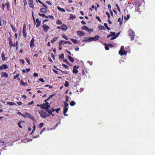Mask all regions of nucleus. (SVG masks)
Listing matches in <instances>:
<instances>
[{
    "mask_svg": "<svg viewBox=\"0 0 155 155\" xmlns=\"http://www.w3.org/2000/svg\"><path fill=\"white\" fill-rule=\"evenodd\" d=\"M65 82V83L64 84V86L65 87H67L69 85L68 82V81H66Z\"/></svg>",
    "mask_w": 155,
    "mask_h": 155,
    "instance_id": "obj_46",
    "label": "nucleus"
},
{
    "mask_svg": "<svg viewBox=\"0 0 155 155\" xmlns=\"http://www.w3.org/2000/svg\"><path fill=\"white\" fill-rule=\"evenodd\" d=\"M43 123H41L39 124V127L40 128H41L43 127Z\"/></svg>",
    "mask_w": 155,
    "mask_h": 155,
    "instance_id": "obj_59",
    "label": "nucleus"
},
{
    "mask_svg": "<svg viewBox=\"0 0 155 155\" xmlns=\"http://www.w3.org/2000/svg\"><path fill=\"white\" fill-rule=\"evenodd\" d=\"M22 33L24 37L25 38H26L27 33L26 30V25L25 24H24L23 25Z\"/></svg>",
    "mask_w": 155,
    "mask_h": 155,
    "instance_id": "obj_4",
    "label": "nucleus"
},
{
    "mask_svg": "<svg viewBox=\"0 0 155 155\" xmlns=\"http://www.w3.org/2000/svg\"><path fill=\"white\" fill-rule=\"evenodd\" d=\"M96 18L100 22H101V21L100 18L99 16H96Z\"/></svg>",
    "mask_w": 155,
    "mask_h": 155,
    "instance_id": "obj_58",
    "label": "nucleus"
},
{
    "mask_svg": "<svg viewBox=\"0 0 155 155\" xmlns=\"http://www.w3.org/2000/svg\"><path fill=\"white\" fill-rule=\"evenodd\" d=\"M68 58L69 60L72 62L73 63L74 61V59L69 55H68Z\"/></svg>",
    "mask_w": 155,
    "mask_h": 155,
    "instance_id": "obj_23",
    "label": "nucleus"
},
{
    "mask_svg": "<svg viewBox=\"0 0 155 155\" xmlns=\"http://www.w3.org/2000/svg\"><path fill=\"white\" fill-rule=\"evenodd\" d=\"M82 41L83 42H90V37H85L84 38V39H83L82 40Z\"/></svg>",
    "mask_w": 155,
    "mask_h": 155,
    "instance_id": "obj_15",
    "label": "nucleus"
},
{
    "mask_svg": "<svg viewBox=\"0 0 155 155\" xmlns=\"http://www.w3.org/2000/svg\"><path fill=\"white\" fill-rule=\"evenodd\" d=\"M35 39L33 38H32L31 40L30 43V48H33L35 46Z\"/></svg>",
    "mask_w": 155,
    "mask_h": 155,
    "instance_id": "obj_8",
    "label": "nucleus"
},
{
    "mask_svg": "<svg viewBox=\"0 0 155 155\" xmlns=\"http://www.w3.org/2000/svg\"><path fill=\"white\" fill-rule=\"evenodd\" d=\"M98 27L99 28V29L101 30H105V28L103 25H99Z\"/></svg>",
    "mask_w": 155,
    "mask_h": 155,
    "instance_id": "obj_24",
    "label": "nucleus"
},
{
    "mask_svg": "<svg viewBox=\"0 0 155 155\" xmlns=\"http://www.w3.org/2000/svg\"><path fill=\"white\" fill-rule=\"evenodd\" d=\"M71 40L74 43L76 44L77 43L78 40L77 39H74L72 38Z\"/></svg>",
    "mask_w": 155,
    "mask_h": 155,
    "instance_id": "obj_36",
    "label": "nucleus"
},
{
    "mask_svg": "<svg viewBox=\"0 0 155 155\" xmlns=\"http://www.w3.org/2000/svg\"><path fill=\"white\" fill-rule=\"evenodd\" d=\"M46 106V110L47 111L49 110V109H48L49 107H50V104H49L48 102H46L45 103Z\"/></svg>",
    "mask_w": 155,
    "mask_h": 155,
    "instance_id": "obj_17",
    "label": "nucleus"
},
{
    "mask_svg": "<svg viewBox=\"0 0 155 155\" xmlns=\"http://www.w3.org/2000/svg\"><path fill=\"white\" fill-rule=\"evenodd\" d=\"M63 44V40L60 41L59 42V45L61 46Z\"/></svg>",
    "mask_w": 155,
    "mask_h": 155,
    "instance_id": "obj_57",
    "label": "nucleus"
},
{
    "mask_svg": "<svg viewBox=\"0 0 155 155\" xmlns=\"http://www.w3.org/2000/svg\"><path fill=\"white\" fill-rule=\"evenodd\" d=\"M129 36L130 37L131 40L132 41L134 39V36H135V34L134 31L133 30L131 29H130L129 31Z\"/></svg>",
    "mask_w": 155,
    "mask_h": 155,
    "instance_id": "obj_3",
    "label": "nucleus"
},
{
    "mask_svg": "<svg viewBox=\"0 0 155 155\" xmlns=\"http://www.w3.org/2000/svg\"><path fill=\"white\" fill-rule=\"evenodd\" d=\"M62 37L66 40H68V38L65 35H62Z\"/></svg>",
    "mask_w": 155,
    "mask_h": 155,
    "instance_id": "obj_42",
    "label": "nucleus"
},
{
    "mask_svg": "<svg viewBox=\"0 0 155 155\" xmlns=\"http://www.w3.org/2000/svg\"><path fill=\"white\" fill-rule=\"evenodd\" d=\"M38 113L41 117L43 118H45L50 116V114H48L42 110H40L38 111Z\"/></svg>",
    "mask_w": 155,
    "mask_h": 155,
    "instance_id": "obj_1",
    "label": "nucleus"
},
{
    "mask_svg": "<svg viewBox=\"0 0 155 155\" xmlns=\"http://www.w3.org/2000/svg\"><path fill=\"white\" fill-rule=\"evenodd\" d=\"M28 1L30 2L29 3V6L31 8H33L34 7V5L33 0H28Z\"/></svg>",
    "mask_w": 155,
    "mask_h": 155,
    "instance_id": "obj_13",
    "label": "nucleus"
},
{
    "mask_svg": "<svg viewBox=\"0 0 155 155\" xmlns=\"http://www.w3.org/2000/svg\"><path fill=\"white\" fill-rule=\"evenodd\" d=\"M5 5H6L4 4V3H2V8L3 10H4V8H5Z\"/></svg>",
    "mask_w": 155,
    "mask_h": 155,
    "instance_id": "obj_55",
    "label": "nucleus"
},
{
    "mask_svg": "<svg viewBox=\"0 0 155 155\" xmlns=\"http://www.w3.org/2000/svg\"><path fill=\"white\" fill-rule=\"evenodd\" d=\"M56 24L60 25H62V22L61 20L58 19V20H57Z\"/></svg>",
    "mask_w": 155,
    "mask_h": 155,
    "instance_id": "obj_27",
    "label": "nucleus"
},
{
    "mask_svg": "<svg viewBox=\"0 0 155 155\" xmlns=\"http://www.w3.org/2000/svg\"><path fill=\"white\" fill-rule=\"evenodd\" d=\"M58 38L57 37H55L53 39L51 40V42L52 43H53L55 41H56Z\"/></svg>",
    "mask_w": 155,
    "mask_h": 155,
    "instance_id": "obj_26",
    "label": "nucleus"
},
{
    "mask_svg": "<svg viewBox=\"0 0 155 155\" xmlns=\"http://www.w3.org/2000/svg\"><path fill=\"white\" fill-rule=\"evenodd\" d=\"M75 18V17L74 16L70 14L69 18L71 19H74Z\"/></svg>",
    "mask_w": 155,
    "mask_h": 155,
    "instance_id": "obj_44",
    "label": "nucleus"
},
{
    "mask_svg": "<svg viewBox=\"0 0 155 155\" xmlns=\"http://www.w3.org/2000/svg\"><path fill=\"white\" fill-rule=\"evenodd\" d=\"M105 48L106 50H109V48L108 45L106 44H105Z\"/></svg>",
    "mask_w": 155,
    "mask_h": 155,
    "instance_id": "obj_49",
    "label": "nucleus"
},
{
    "mask_svg": "<svg viewBox=\"0 0 155 155\" xmlns=\"http://www.w3.org/2000/svg\"><path fill=\"white\" fill-rule=\"evenodd\" d=\"M36 22L37 23L36 27L37 28H38L41 25V21H40L39 20V19L38 18H37L36 19Z\"/></svg>",
    "mask_w": 155,
    "mask_h": 155,
    "instance_id": "obj_12",
    "label": "nucleus"
},
{
    "mask_svg": "<svg viewBox=\"0 0 155 155\" xmlns=\"http://www.w3.org/2000/svg\"><path fill=\"white\" fill-rule=\"evenodd\" d=\"M64 54L63 53H62L61 54V55H59V60H61L64 58Z\"/></svg>",
    "mask_w": 155,
    "mask_h": 155,
    "instance_id": "obj_30",
    "label": "nucleus"
},
{
    "mask_svg": "<svg viewBox=\"0 0 155 155\" xmlns=\"http://www.w3.org/2000/svg\"><path fill=\"white\" fill-rule=\"evenodd\" d=\"M2 77H5L6 78L8 76V74L6 72H2Z\"/></svg>",
    "mask_w": 155,
    "mask_h": 155,
    "instance_id": "obj_21",
    "label": "nucleus"
},
{
    "mask_svg": "<svg viewBox=\"0 0 155 155\" xmlns=\"http://www.w3.org/2000/svg\"><path fill=\"white\" fill-rule=\"evenodd\" d=\"M61 27L62 29L64 31L66 30L68 28L67 26L64 24L61 25Z\"/></svg>",
    "mask_w": 155,
    "mask_h": 155,
    "instance_id": "obj_16",
    "label": "nucleus"
},
{
    "mask_svg": "<svg viewBox=\"0 0 155 155\" xmlns=\"http://www.w3.org/2000/svg\"><path fill=\"white\" fill-rule=\"evenodd\" d=\"M45 18H49L51 19H53L54 18V17L52 15L46 16Z\"/></svg>",
    "mask_w": 155,
    "mask_h": 155,
    "instance_id": "obj_39",
    "label": "nucleus"
},
{
    "mask_svg": "<svg viewBox=\"0 0 155 155\" xmlns=\"http://www.w3.org/2000/svg\"><path fill=\"white\" fill-rule=\"evenodd\" d=\"M10 26L12 29V31H14V32H15L16 31H17V29L16 28H15V25L11 24L10 25Z\"/></svg>",
    "mask_w": 155,
    "mask_h": 155,
    "instance_id": "obj_20",
    "label": "nucleus"
},
{
    "mask_svg": "<svg viewBox=\"0 0 155 155\" xmlns=\"http://www.w3.org/2000/svg\"><path fill=\"white\" fill-rule=\"evenodd\" d=\"M39 3L41 4H42L43 6L45 7L46 8H48V7L47 6V5H45L42 2H41V1H39Z\"/></svg>",
    "mask_w": 155,
    "mask_h": 155,
    "instance_id": "obj_35",
    "label": "nucleus"
},
{
    "mask_svg": "<svg viewBox=\"0 0 155 155\" xmlns=\"http://www.w3.org/2000/svg\"><path fill=\"white\" fill-rule=\"evenodd\" d=\"M46 111L48 112L49 114H51L53 116H54V115L52 113V111L50 110H47Z\"/></svg>",
    "mask_w": 155,
    "mask_h": 155,
    "instance_id": "obj_47",
    "label": "nucleus"
},
{
    "mask_svg": "<svg viewBox=\"0 0 155 155\" xmlns=\"http://www.w3.org/2000/svg\"><path fill=\"white\" fill-rule=\"evenodd\" d=\"M42 27L43 28L44 31L45 32H47L50 28L48 25L45 24H43Z\"/></svg>",
    "mask_w": 155,
    "mask_h": 155,
    "instance_id": "obj_6",
    "label": "nucleus"
},
{
    "mask_svg": "<svg viewBox=\"0 0 155 155\" xmlns=\"http://www.w3.org/2000/svg\"><path fill=\"white\" fill-rule=\"evenodd\" d=\"M66 99L65 101V102H68L69 101V97L68 95H66L65 96Z\"/></svg>",
    "mask_w": 155,
    "mask_h": 155,
    "instance_id": "obj_51",
    "label": "nucleus"
},
{
    "mask_svg": "<svg viewBox=\"0 0 155 155\" xmlns=\"http://www.w3.org/2000/svg\"><path fill=\"white\" fill-rule=\"evenodd\" d=\"M33 130H32V131L31 132V134H33L34 132L35 131V129H36V126H35V124H34V125L33 126Z\"/></svg>",
    "mask_w": 155,
    "mask_h": 155,
    "instance_id": "obj_31",
    "label": "nucleus"
},
{
    "mask_svg": "<svg viewBox=\"0 0 155 155\" xmlns=\"http://www.w3.org/2000/svg\"><path fill=\"white\" fill-rule=\"evenodd\" d=\"M63 103L64 104V107H67L68 106V104L67 103V102H64Z\"/></svg>",
    "mask_w": 155,
    "mask_h": 155,
    "instance_id": "obj_50",
    "label": "nucleus"
},
{
    "mask_svg": "<svg viewBox=\"0 0 155 155\" xmlns=\"http://www.w3.org/2000/svg\"><path fill=\"white\" fill-rule=\"evenodd\" d=\"M17 113L18 114L21 115L24 117H25V116L23 114L21 113L20 112H17Z\"/></svg>",
    "mask_w": 155,
    "mask_h": 155,
    "instance_id": "obj_56",
    "label": "nucleus"
},
{
    "mask_svg": "<svg viewBox=\"0 0 155 155\" xmlns=\"http://www.w3.org/2000/svg\"><path fill=\"white\" fill-rule=\"evenodd\" d=\"M25 59L28 64H30V59H29L27 57H26L25 58Z\"/></svg>",
    "mask_w": 155,
    "mask_h": 155,
    "instance_id": "obj_41",
    "label": "nucleus"
},
{
    "mask_svg": "<svg viewBox=\"0 0 155 155\" xmlns=\"http://www.w3.org/2000/svg\"><path fill=\"white\" fill-rule=\"evenodd\" d=\"M121 48H122L121 47L120 50L119 51V54L121 56L124 55L126 54V53L124 51H123L121 50Z\"/></svg>",
    "mask_w": 155,
    "mask_h": 155,
    "instance_id": "obj_18",
    "label": "nucleus"
},
{
    "mask_svg": "<svg viewBox=\"0 0 155 155\" xmlns=\"http://www.w3.org/2000/svg\"><path fill=\"white\" fill-rule=\"evenodd\" d=\"M6 5L7 8L8 10H9L10 8V5L9 3L8 2H7L6 4Z\"/></svg>",
    "mask_w": 155,
    "mask_h": 155,
    "instance_id": "obj_43",
    "label": "nucleus"
},
{
    "mask_svg": "<svg viewBox=\"0 0 155 155\" xmlns=\"http://www.w3.org/2000/svg\"><path fill=\"white\" fill-rule=\"evenodd\" d=\"M87 26H86L85 25H84L83 26L82 28H81V29H82V30H86V31L87 29Z\"/></svg>",
    "mask_w": 155,
    "mask_h": 155,
    "instance_id": "obj_37",
    "label": "nucleus"
},
{
    "mask_svg": "<svg viewBox=\"0 0 155 155\" xmlns=\"http://www.w3.org/2000/svg\"><path fill=\"white\" fill-rule=\"evenodd\" d=\"M76 103L74 101H72L70 103V105L71 106H73L75 105Z\"/></svg>",
    "mask_w": 155,
    "mask_h": 155,
    "instance_id": "obj_34",
    "label": "nucleus"
},
{
    "mask_svg": "<svg viewBox=\"0 0 155 155\" xmlns=\"http://www.w3.org/2000/svg\"><path fill=\"white\" fill-rule=\"evenodd\" d=\"M2 60L3 61H5V60H6L7 59V58L6 57H5V55L4 54V51H2Z\"/></svg>",
    "mask_w": 155,
    "mask_h": 155,
    "instance_id": "obj_19",
    "label": "nucleus"
},
{
    "mask_svg": "<svg viewBox=\"0 0 155 155\" xmlns=\"http://www.w3.org/2000/svg\"><path fill=\"white\" fill-rule=\"evenodd\" d=\"M38 14L40 16L44 17H46V15H45L44 13H43V14H41L40 13H39Z\"/></svg>",
    "mask_w": 155,
    "mask_h": 155,
    "instance_id": "obj_52",
    "label": "nucleus"
},
{
    "mask_svg": "<svg viewBox=\"0 0 155 155\" xmlns=\"http://www.w3.org/2000/svg\"><path fill=\"white\" fill-rule=\"evenodd\" d=\"M47 8H41L40 9V11L43 13H45L47 12Z\"/></svg>",
    "mask_w": 155,
    "mask_h": 155,
    "instance_id": "obj_14",
    "label": "nucleus"
},
{
    "mask_svg": "<svg viewBox=\"0 0 155 155\" xmlns=\"http://www.w3.org/2000/svg\"><path fill=\"white\" fill-rule=\"evenodd\" d=\"M68 107H64V108L63 113L64 116H67L68 114H66V113L68 111Z\"/></svg>",
    "mask_w": 155,
    "mask_h": 155,
    "instance_id": "obj_11",
    "label": "nucleus"
},
{
    "mask_svg": "<svg viewBox=\"0 0 155 155\" xmlns=\"http://www.w3.org/2000/svg\"><path fill=\"white\" fill-rule=\"evenodd\" d=\"M42 105V107H41V109H45L46 110V105L45 104V103H43L42 104H41Z\"/></svg>",
    "mask_w": 155,
    "mask_h": 155,
    "instance_id": "obj_38",
    "label": "nucleus"
},
{
    "mask_svg": "<svg viewBox=\"0 0 155 155\" xmlns=\"http://www.w3.org/2000/svg\"><path fill=\"white\" fill-rule=\"evenodd\" d=\"M22 122H23V121H22L21 120H20L18 123V127H19V128L21 129L22 128V127L21 125V124Z\"/></svg>",
    "mask_w": 155,
    "mask_h": 155,
    "instance_id": "obj_28",
    "label": "nucleus"
},
{
    "mask_svg": "<svg viewBox=\"0 0 155 155\" xmlns=\"http://www.w3.org/2000/svg\"><path fill=\"white\" fill-rule=\"evenodd\" d=\"M3 68L5 69H6L8 68L7 65L6 64H3L2 65Z\"/></svg>",
    "mask_w": 155,
    "mask_h": 155,
    "instance_id": "obj_48",
    "label": "nucleus"
},
{
    "mask_svg": "<svg viewBox=\"0 0 155 155\" xmlns=\"http://www.w3.org/2000/svg\"><path fill=\"white\" fill-rule=\"evenodd\" d=\"M33 130H32V131L31 132V134H33L34 132L35 131V129H36V126H35V124H34V125L33 126Z\"/></svg>",
    "mask_w": 155,
    "mask_h": 155,
    "instance_id": "obj_32",
    "label": "nucleus"
},
{
    "mask_svg": "<svg viewBox=\"0 0 155 155\" xmlns=\"http://www.w3.org/2000/svg\"><path fill=\"white\" fill-rule=\"evenodd\" d=\"M25 115L26 117H29L31 120H32L33 121H35V122L36 121L35 120L33 116L32 115L30 114V113L28 112H26L25 113Z\"/></svg>",
    "mask_w": 155,
    "mask_h": 155,
    "instance_id": "obj_5",
    "label": "nucleus"
},
{
    "mask_svg": "<svg viewBox=\"0 0 155 155\" xmlns=\"http://www.w3.org/2000/svg\"><path fill=\"white\" fill-rule=\"evenodd\" d=\"M118 21L119 22L120 25H121L122 24V22L120 18H119Z\"/></svg>",
    "mask_w": 155,
    "mask_h": 155,
    "instance_id": "obj_64",
    "label": "nucleus"
},
{
    "mask_svg": "<svg viewBox=\"0 0 155 155\" xmlns=\"http://www.w3.org/2000/svg\"><path fill=\"white\" fill-rule=\"evenodd\" d=\"M39 80L41 81L42 82H45V80L42 78H40L39 79Z\"/></svg>",
    "mask_w": 155,
    "mask_h": 155,
    "instance_id": "obj_63",
    "label": "nucleus"
},
{
    "mask_svg": "<svg viewBox=\"0 0 155 155\" xmlns=\"http://www.w3.org/2000/svg\"><path fill=\"white\" fill-rule=\"evenodd\" d=\"M77 34L80 36H83L85 35L84 33L82 31H77Z\"/></svg>",
    "mask_w": 155,
    "mask_h": 155,
    "instance_id": "obj_9",
    "label": "nucleus"
},
{
    "mask_svg": "<svg viewBox=\"0 0 155 155\" xmlns=\"http://www.w3.org/2000/svg\"><path fill=\"white\" fill-rule=\"evenodd\" d=\"M7 104L10 105L11 106H12L16 105V104L14 102H9L7 103Z\"/></svg>",
    "mask_w": 155,
    "mask_h": 155,
    "instance_id": "obj_29",
    "label": "nucleus"
},
{
    "mask_svg": "<svg viewBox=\"0 0 155 155\" xmlns=\"http://www.w3.org/2000/svg\"><path fill=\"white\" fill-rule=\"evenodd\" d=\"M130 15H127L126 18H124V19L125 21L127 20L130 18Z\"/></svg>",
    "mask_w": 155,
    "mask_h": 155,
    "instance_id": "obj_54",
    "label": "nucleus"
},
{
    "mask_svg": "<svg viewBox=\"0 0 155 155\" xmlns=\"http://www.w3.org/2000/svg\"><path fill=\"white\" fill-rule=\"evenodd\" d=\"M79 67H78L77 66H74L73 67V72L74 73L77 74L78 72V70L76 69L78 68Z\"/></svg>",
    "mask_w": 155,
    "mask_h": 155,
    "instance_id": "obj_10",
    "label": "nucleus"
},
{
    "mask_svg": "<svg viewBox=\"0 0 155 155\" xmlns=\"http://www.w3.org/2000/svg\"><path fill=\"white\" fill-rule=\"evenodd\" d=\"M34 104V102L33 101H31L30 102L28 103L27 104L28 105H31L33 104Z\"/></svg>",
    "mask_w": 155,
    "mask_h": 155,
    "instance_id": "obj_62",
    "label": "nucleus"
},
{
    "mask_svg": "<svg viewBox=\"0 0 155 155\" xmlns=\"http://www.w3.org/2000/svg\"><path fill=\"white\" fill-rule=\"evenodd\" d=\"M104 26L108 30H110V28L108 27L107 24L106 23H104Z\"/></svg>",
    "mask_w": 155,
    "mask_h": 155,
    "instance_id": "obj_33",
    "label": "nucleus"
},
{
    "mask_svg": "<svg viewBox=\"0 0 155 155\" xmlns=\"http://www.w3.org/2000/svg\"><path fill=\"white\" fill-rule=\"evenodd\" d=\"M99 38L98 35H95L94 37H90V41L98 40Z\"/></svg>",
    "mask_w": 155,
    "mask_h": 155,
    "instance_id": "obj_7",
    "label": "nucleus"
},
{
    "mask_svg": "<svg viewBox=\"0 0 155 155\" xmlns=\"http://www.w3.org/2000/svg\"><path fill=\"white\" fill-rule=\"evenodd\" d=\"M105 13L106 14V15H107V17H108V19H110V15L109 13V12H105Z\"/></svg>",
    "mask_w": 155,
    "mask_h": 155,
    "instance_id": "obj_53",
    "label": "nucleus"
},
{
    "mask_svg": "<svg viewBox=\"0 0 155 155\" xmlns=\"http://www.w3.org/2000/svg\"><path fill=\"white\" fill-rule=\"evenodd\" d=\"M19 76V74H18L14 76V79H15L17 78Z\"/></svg>",
    "mask_w": 155,
    "mask_h": 155,
    "instance_id": "obj_61",
    "label": "nucleus"
},
{
    "mask_svg": "<svg viewBox=\"0 0 155 155\" xmlns=\"http://www.w3.org/2000/svg\"><path fill=\"white\" fill-rule=\"evenodd\" d=\"M62 66H63L66 69H69L68 67L66 65L64 64H62Z\"/></svg>",
    "mask_w": 155,
    "mask_h": 155,
    "instance_id": "obj_45",
    "label": "nucleus"
},
{
    "mask_svg": "<svg viewBox=\"0 0 155 155\" xmlns=\"http://www.w3.org/2000/svg\"><path fill=\"white\" fill-rule=\"evenodd\" d=\"M20 84L23 86H26L28 85L27 82H24L22 79H21L20 81Z\"/></svg>",
    "mask_w": 155,
    "mask_h": 155,
    "instance_id": "obj_22",
    "label": "nucleus"
},
{
    "mask_svg": "<svg viewBox=\"0 0 155 155\" xmlns=\"http://www.w3.org/2000/svg\"><path fill=\"white\" fill-rule=\"evenodd\" d=\"M57 8L60 11H61V12H65V9H64V8H61L58 6L57 7Z\"/></svg>",
    "mask_w": 155,
    "mask_h": 155,
    "instance_id": "obj_25",
    "label": "nucleus"
},
{
    "mask_svg": "<svg viewBox=\"0 0 155 155\" xmlns=\"http://www.w3.org/2000/svg\"><path fill=\"white\" fill-rule=\"evenodd\" d=\"M61 110V109L60 108H58L56 109L55 110V111L57 113H58L59 111Z\"/></svg>",
    "mask_w": 155,
    "mask_h": 155,
    "instance_id": "obj_60",
    "label": "nucleus"
},
{
    "mask_svg": "<svg viewBox=\"0 0 155 155\" xmlns=\"http://www.w3.org/2000/svg\"><path fill=\"white\" fill-rule=\"evenodd\" d=\"M8 39L9 41V45L10 48H12L13 47H15L16 46L15 43H14V44L12 43V39L11 36L9 37Z\"/></svg>",
    "mask_w": 155,
    "mask_h": 155,
    "instance_id": "obj_2",
    "label": "nucleus"
},
{
    "mask_svg": "<svg viewBox=\"0 0 155 155\" xmlns=\"http://www.w3.org/2000/svg\"><path fill=\"white\" fill-rule=\"evenodd\" d=\"M86 31L89 32H91L93 31V29L92 28H87Z\"/></svg>",
    "mask_w": 155,
    "mask_h": 155,
    "instance_id": "obj_40",
    "label": "nucleus"
}]
</instances>
